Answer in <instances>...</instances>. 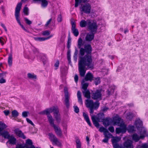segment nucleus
<instances>
[{
    "mask_svg": "<svg viewBox=\"0 0 148 148\" xmlns=\"http://www.w3.org/2000/svg\"><path fill=\"white\" fill-rule=\"evenodd\" d=\"M86 53V54L84 56L79 57L78 70L79 75L81 77L84 76L87 70L92 69L94 68L91 52Z\"/></svg>",
    "mask_w": 148,
    "mask_h": 148,
    "instance_id": "1",
    "label": "nucleus"
},
{
    "mask_svg": "<svg viewBox=\"0 0 148 148\" xmlns=\"http://www.w3.org/2000/svg\"><path fill=\"white\" fill-rule=\"evenodd\" d=\"M83 45V40L81 38H79L77 42V47L80 49L79 54L81 56H84L85 53H90L92 52V48L90 44L85 45L84 48L81 47Z\"/></svg>",
    "mask_w": 148,
    "mask_h": 148,
    "instance_id": "2",
    "label": "nucleus"
},
{
    "mask_svg": "<svg viewBox=\"0 0 148 148\" xmlns=\"http://www.w3.org/2000/svg\"><path fill=\"white\" fill-rule=\"evenodd\" d=\"M22 4V3L21 2L18 3L16 5L15 9V16L17 23L20 25L22 29L26 32L29 33V31L26 29L25 28L23 25L21 24L20 20V12Z\"/></svg>",
    "mask_w": 148,
    "mask_h": 148,
    "instance_id": "3",
    "label": "nucleus"
},
{
    "mask_svg": "<svg viewBox=\"0 0 148 148\" xmlns=\"http://www.w3.org/2000/svg\"><path fill=\"white\" fill-rule=\"evenodd\" d=\"M87 28L91 32L96 33L98 29L97 23L93 20H88Z\"/></svg>",
    "mask_w": 148,
    "mask_h": 148,
    "instance_id": "4",
    "label": "nucleus"
},
{
    "mask_svg": "<svg viewBox=\"0 0 148 148\" xmlns=\"http://www.w3.org/2000/svg\"><path fill=\"white\" fill-rule=\"evenodd\" d=\"M49 113L53 112L55 118L57 123H59L60 122V118L59 114V110L57 107H53L50 108L48 109Z\"/></svg>",
    "mask_w": 148,
    "mask_h": 148,
    "instance_id": "5",
    "label": "nucleus"
},
{
    "mask_svg": "<svg viewBox=\"0 0 148 148\" xmlns=\"http://www.w3.org/2000/svg\"><path fill=\"white\" fill-rule=\"evenodd\" d=\"M85 103L87 108H90L95 107V109L98 108L100 104L98 101H97L94 103L92 100L88 99L86 100Z\"/></svg>",
    "mask_w": 148,
    "mask_h": 148,
    "instance_id": "6",
    "label": "nucleus"
},
{
    "mask_svg": "<svg viewBox=\"0 0 148 148\" xmlns=\"http://www.w3.org/2000/svg\"><path fill=\"white\" fill-rule=\"evenodd\" d=\"M103 90L101 89L97 90L92 94L91 97L94 100H101L102 99V92Z\"/></svg>",
    "mask_w": 148,
    "mask_h": 148,
    "instance_id": "7",
    "label": "nucleus"
},
{
    "mask_svg": "<svg viewBox=\"0 0 148 148\" xmlns=\"http://www.w3.org/2000/svg\"><path fill=\"white\" fill-rule=\"evenodd\" d=\"M91 7L89 3H86L84 5L82 4L80 8V10L84 13L89 14L90 13Z\"/></svg>",
    "mask_w": 148,
    "mask_h": 148,
    "instance_id": "8",
    "label": "nucleus"
},
{
    "mask_svg": "<svg viewBox=\"0 0 148 148\" xmlns=\"http://www.w3.org/2000/svg\"><path fill=\"white\" fill-rule=\"evenodd\" d=\"M121 128H116V134L120 133H124L126 130V126L123 123H121L120 125L119 126Z\"/></svg>",
    "mask_w": 148,
    "mask_h": 148,
    "instance_id": "9",
    "label": "nucleus"
},
{
    "mask_svg": "<svg viewBox=\"0 0 148 148\" xmlns=\"http://www.w3.org/2000/svg\"><path fill=\"white\" fill-rule=\"evenodd\" d=\"M71 24L72 25L71 32L75 36L77 37L79 35V32L77 29L76 28V23L73 21H72Z\"/></svg>",
    "mask_w": 148,
    "mask_h": 148,
    "instance_id": "10",
    "label": "nucleus"
},
{
    "mask_svg": "<svg viewBox=\"0 0 148 148\" xmlns=\"http://www.w3.org/2000/svg\"><path fill=\"white\" fill-rule=\"evenodd\" d=\"M64 104L66 106L67 108L69 107V99H70V96L69 95V93L67 91H64Z\"/></svg>",
    "mask_w": 148,
    "mask_h": 148,
    "instance_id": "11",
    "label": "nucleus"
},
{
    "mask_svg": "<svg viewBox=\"0 0 148 148\" xmlns=\"http://www.w3.org/2000/svg\"><path fill=\"white\" fill-rule=\"evenodd\" d=\"M123 146L126 148H134L133 142L129 139L127 140L123 143Z\"/></svg>",
    "mask_w": 148,
    "mask_h": 148,
    "instance_id": "12",
    "label": "nucleus"
},
{
    "mask_svg": "<svg viewBox=\"0 0 148 148\" xmlns=\"http://www.w3.org/2000/svg\"><path fill=\"white\" fill-rule=\"evenodd\" d=\"M103 125L106 127L111 125L112 123V119L110 118L106 117L102 121Z\"/></svg>",
    "mask_w": 148,
    "mask_h": 148,
    "instance_id": "13",
    "label": "nucleus"
},
{
    "mask_svg": "<svg viewBox=\"0 0 148 148\" xmlns=\"http://www.w3.org/2000/svg\"><path fill=\"white\" fill-rule=\"evenodd\" d=\"M53 127L55 132L57 136L60 137H61L62 136V133L61 129L58 126L53 125Z\"/></svg>",
    "mask_w": 148,
    "mask_h": 148,
    "instance_id": "14",
    "label": "nucleus"
},
{
    "mask_svg": "<svg viewBox=\"0 0 148 148\" xmlns=\"http://www.w3.org/2000/svg\"><path fill=\"white\" fill-rule=\"evenodd\" d=\"M25 145V148H40L39 147L36 148L34 145H33L32 140L29 139H28L26 140Z\"/></svg>",
    "mask_w": 148,
    "mask_h": 148,
    "instance_id": "15",
    "label": "nucleus"
},
{
    "mask_svg": "<svg viewBox=\"0 0 148 148\" xmlns=\"http://www.w3.org/2000/svg\"><path fill=\"white\" fill-rule=\"evenodd\" d=\"M95 33L93 32L87 33L85 37L86 41L88 42H90L92 41L94 38V34Z\"/></svg>",
    "mask_w": 148,
    "mask_h": 148,
    "instance_id": "16",
    "label": "nucleus"
},
{
    "mask_svg": "<svg viewBox=\"0 0 148 148\" xmlns=\"http://www.w3.org/2000/svg\"><path fill=\"white\" fill-rule=\"evenodd\" d=\"M121 119L120 117H115L113 120H112V123L114 125H117L118 126L120 125L121 123L123 122H121Z\"/></svg>",
    "mask_w": 148,
    "mask_h": 148,
    "instance_id": "17",
    "label": "nucleus"
},
{
    "mask_svg": "<svg viewBox=\"0 0 148 148\" xmlns=\"http://www.w3.org/2000/svg\"><path fill=\"white\" fill-rule=\"evenodd\" d=\"M8 139L7 143H8L9 144L14 145H16V139L13 135H11Z\"/></svg>",
    "mask_w": 148,
    "mask_h": 148,
    "instance_id": "18",
    "label": "nucleus"
},
{
    "mask_svg": "<svg viewBox=\"0 0 148 148\" xmlns=\"http://www.w3.org/2000/svg\"><path fill=\"white\" fill-rule=\"evenodd\" d=\"M7 74V72L4 71H2L0 73V83L3 84L6 82V80L4 78L6 77Z\"/></svg>",
    "mask_w": 148,
    "mask_h": 148,
    "instance_id": "19",
    "label": "nucleus"
},
{
    "mask_svg": "<svg viewBox=\"0 0 148 148\" xmlns=\"http://www.w3.org/2000/svg\"><path fill=\"white\" fill-rule=\"evenodd\" d=\"M34 3H36L38 1L41 2V6L43 8L46 7L48 5V2L46 0H32Z\"/></svg>",
    "mask_w": 148,
    "mask_h": 148,
    "instance_id": "20",
    "label": "nucleus"
},
{
    "mask_svg": "<svg viewBox=\"0 0 148 148\" xmlns=\"http://www.w3.org/2000/svg\"><path fill=\"white\" fill-rule=\"evenodd\" d=\"M15 132L16 135L18 136L19 137H20L23 139L26 138L25 136L21 130L18 129L16 130L15 131Z\"/></svg>",
    "mask_w": 148,
    "mask_h": 148,
    "instance_id": "21",
    "label": "nucleus"
},
{
    "mask_svg": "<svg viewBox=\"0 0 148 148\" xmlns=\"http://www.w3.org/2000/svg\"><path fill=\"white\" fill-rule=\"evenodd\" d=\"M93 78V75L90 72H88L85 77V80L86 81H91Z\"/></svg>",
    "mask_w": 148,
    "mask_h": 148,
    "instance_id": "22",
    "label": "nucleus"
},
{
    "mask_svg": "<svg viewBox=\"0 0 148 148\" xmlns=\"http://www.w3.org/2000/svg\"><path fill=\"white\" fill-rule=\"evenodd\" d=\"M104 117V114L103 113H100L98 114L96 117V118L98 121L99 122H102V121L103 120V119L105 118Z\"/></svg>",
    "mask_w": 148,
    "mask_h": 148,
    "instance_id": "23",
    "label": "nucleus"
},
{
    "mask_svg": "<svg viewBox=\"0 0 148 148\" xmlns=\"http://www.w3.org/2000/svg\"><path fill=\"white\" fill-rule=\"evenodd\" d=\"M0 135H1L5 138H7L8 139L10 136V134H9L8 132V131L4 130L2 132H1Z\"/></svg>",
    "mask_w": 148,
    "mask_h": 148,
    "instance_id": "24",
    "label": "nucleus"
},
{
    "mask_svg": "<svg viewBox=\"0 0 148 148\" xmlns=\"http://www.w3.org/2000/svg\"><path fill=\"white\" fill-rule=\"evenodd\" d=\"M91 119L94 125L97 127H98L99 126V122L96 118L95 116H93L91 117Z\"/></svg>",
    "mask_w": 148,
    "mask_h": 148,
    "instance_id": "25",
    "label": "nucleus"
},
{
    "mask_svg": "<svg viewBox=\"0 0 148 148\" xmlns=\"http://www.w3.org/2000/svg\"><path fill=\"white\" fill-rule=\"evenodd\" d=\"M82 92L84 97L88 99L90 98V92L88 90H82Z\"/></svg>",
    "mask_w": 148,
    "mask_h": 148,
    "instance_id": "26",
    "label": "nucleus"
},
{
    "mask_svg": "<svg viewBox=\"0 0 148 148\" xmlns=\"http://www.w3.org/2000/svg\"><path fill=\"white\" fill-rule=\"evenodd\" d=\"M105 138L103 140L102 142L104 143H107L108 142V138H110L112 136V135L110 133L104 135Z\"/></svg>",
    "mask_w": 148,
    "mask_h": 148,
    "instance_id": "27",
    "label": "nucleus"
},
{
    "mask_svg": "<svg viewBox=\"0 0 148 148\" xmlns=\"http://www.w3.org/2000/svg\"><path fill=\"white\" fill-rule=\"evenodd\" d=\"M83 116L84 118V119L87 122L88 124L90 126H91V124L90 123V120L88 116V114L85 113V112L83 113Z\"/></svg>",
    "mask_w": 148,
    "mask_h": 148,
    "instance_id": "28",
    "label": "nucleus"
},
{
    "mask_svg": "<svg viewBox=\"0 0 148 148\" xmlns=\"http://www.w3.org/2000/svg\"><path fill=\"white\" fill-rule=\"evenodd\" d=\"M77 95L78 102L80 105H82L83 102L82 100L81 94L80 91H77Z\"/></svg>",
    "mask_w": 148,
    "mask_h": 148,
    "instance_id": "29",
    "label": "nucleus"
},
{
    "mask_svg": "<svg viewBox=\"0 0 148 148\" xmlns=\"http://www.w3.org/2000/svg\"><path fill=\"white\" fill-rule=\"evenodd\" d=\"M80 26L81 27H84L88 26V20L86 21L84 20H82L80 22Z\"/></svg>",
    "mask_w": 148,
    "mask_h": 148,
    "instance_id": "30",
    "label": "nucleus"
},
{
    "mask_svg": "<svg viewBox=\"0 0 148 148\" xmlns=\"http://www.w3.org/2000/svg\"><path fill=\"white\" fill-rule=\"evenodd\" d=\"M87 0H75V7H77L79 4L82 2L85 3L87 1Z\"/></svg>",
    "mask_w": 148,
    "mask_h": 148,
    "instance_id": "31",
    "label": "nucleus"
},
{
    "mask_svg": "<svg viewBox=\"0 0 148 148\" xmlns=\"http://www.w3.org/2000/svg\"><path fill=\"white\" fill-rule=\"evenodd\" d=\"M99 131L101 132H103L104 135L108 134V133H110L108 130L103 127H100Z\"/></svg>",
    "mask_w": 148,
    "mask_h": 148,
    "instance_id": "32",
    "label": "nucleus"
},
{
    "mask_svg": "<svg viewBox=\"0 0 148 148\" xmlns=\"http://www.w3.org/2000/svg\"><path fill=\"white\" fill-rule=\"evenodd\" d=\"M48 120L50 125L53 127V125H55L54 123V120L51 115H49L47 116Z\"/></svg>",
    "mask_w": 148,
    "mask_h": 148,
    "instance_id": "33",
    "label": "nucleus"
},
{
    "mask_svg": "<svg viewBox=\"0 0 148 148\" xmlns=\"http://www.w3.org/2000/svg\"><path fill=\"white\" fill-rule=\"evenodd\" d=\"M12 52H11V53L9 54L8 58V63L10 66H11L12 65Z\"/></svg>",
    "mask_w": 148,
    "mask_h": 148,
    "instance_id": "34",
    "label": "nucleus"
},
{
    "mask_svg": "<svg viewBox=\"0 0 148 148\" xmlns=\"http://www.w3.org/2000/svg\"><path fill=\"white\" fill-rule=\"evenodd\" d=\"M6 127V125L4 123L0 121V134L1 132Z\"/></svg>",
    "mask_w": 148,
    "mask_h": 148,
    "instance_id": "35",
    "label": "nucleus"
},
{
    "mask_svg": "<svg viewBox=\"0 0 148 148\" xmlns=\"http://www.w3.org/2000/svg\"><path fill=\"white\" fill-rule=\"evenodd\" d=\"M48 136L49 137V139L52 143H53V142L57 138L56 136L52 133H49L48 134Z\"/></svg>",
    "mask_w": 148,
    "mask_h": 148,
    "instance_id": "36",
    "label": "nucleus"
},
{
    "mask_svg": "<svg viewBox=\"0 0 148 148\" xmlns=\"http://www.w3.org/2000/svg\"><path fill=\"white\" fill-rule=\"evenodd\" d=\"M132 139L135 142H137L139 140V136L137 134L134 133L132 136Z\"/></svg>",
    "mask_w": 148,
    "mask_h": 148,
    "instance_id": "37",
    "label": "nucleus"
},
{
    "mask_svg": "<svg viewBox=\"0 0 148 148\" xmlns=\"http://www.w3.org/2000/svg\"><path fill=\"white\" fill-rule=\"evenodd\" d=\"M58 147H60L62 146L61 143L59 141V139L57 138L53 142Z\"/></svg>",
    "mask_w": 148,
    "mask_h": 148,
    "instance_id": "38",
    "label": "nucleus"
},
{
    "mask_svg": "<svg viewBox=\"0 0 148 148\" xmlns=\"http://www.w3.org/2000/svg\"><path fill=\"white\" fill-rule=\"evenodd\" d=\"M50 38V37H48L46 38H45L43 37H35L34 38V39L36 41H42L47 39L49 38Z\"/></svg>",
    "mask_w": 148,
    "mask_h": 148,
    "instance_id": "39",
    "label": "nucleus"
},
{
    "mask_svg": "<svg viewBox=\"0 0 148 148\" xmlns=\"http://www.w3.org/2000/svg\"><path fill=\"white\" fill-rule=\"evenodd\" d=\"M75 142L76 144V148H81V143L79 139H76Z\"/></svg>",
    "mask_w": 148,
    "mask_h": 148,
    "instance_id": "40",
    "label": "nucleus"
},
{
    "mask_svg": "<svg viewBox=\"0 0 148 148\" xmlns=\"http://www.w3.org/2000/svg\"><path fill=\"white\" fill-rule=\"evenodd\" d=\"M27 77L30 79H36V76L34 74H32L31 73H29L27 74Z\"/></svg>",
    "mask_w": 148,
    "mask_h": 148,
    "instance_id": "41",
    "label": "nucleus"
},
{
    "mask_svg": "<svg viewBox=\"0 0 148 148\" xmlns=\"http://www.w3.org/2000/svg\"><path fill=\"white\" fill-rule=\"evenodd\" d=\"M88 85V83H85L82 84V90H88L87 88Z\"/></svg>",
    "mask_w": 148,
    "mask_h": 148,
    "instance_id": "42",
    "label": "nucleus"
},
{
    "mask_svg": "<svg viewBox=\"0 0 148 148\" xmlns=\"http://www.w3.org/2000/svg\"><path fill=\"white\" fill-rule=\"evenodd\" d=\"M12 114L13 117H16L18 115V113L16 110H14L12 111Z\"/></svg>",
    "mask_w": 148,
    "mask_h": 148,
    "instance_id": "43",
    "label": "nucleus"
},
{
    "mask_svg": "<svg viewBox=\"0 0 148 148\" xmlns=\"http://www.w3.org/2000/svg\"><path fill=\"white\" fill-rule=\"evenodd\" d=\"M120 140V138L118 137H116L112 139V144H114L117 143L119 142Z\"/></svg>",
    "mask_w": 148,
    "mask_h": 148,
    "instance_id": "44",
    "label": "nucleus"
},
{
    "mask_svg": "<svg viewBox=\"0 0 148 148\" xmlns=\"http://www.w3.org/2000/svg\"><path fill=\"white\" fill-rule=\"evenodd\" d=\"M94 80L95 83L96 85H97L99 84L101 82L100 79L99 77L95 78L94 79Z\"/></svg>",
    "mask_w": 148,
    "mask_h": 148,
    "instance_id": "45",
    "label": "nucleus"
},
{
    "mask_svg": "<svg viewBox=\"0 0 148 148\" xmlns=\"http://www.w3.org/2000/svg\"><path fill=\"white\" fill-rule=\"evenodd\" d=\"M134 126H129L128 130L129 132H133L134 131Z\"/></svg>",
    "mask_w": 148,
    "mask_h": 148,
    "instance_id": "46",
    "label": "nucleus"
},
{
    "mask_svg": "<svg viewBox=\"0 0 148 148\" xmlns=\"http://www.w3.org/2000/svg\"><path fill=\"white\" fill-rule=\"evenodd\" d=\"M28 11L29 10L27 7H25L24 8L23 12L25 15H28L29 14Z\"/></svg>",
    "mask_w": 148,
    "mask_h": 148,
    "instance_id": "47",
    "label": "nucleus"
},
{
    "mask_svg": "<svg viewBox=\"0 0 148 148\" xmlns=\"http://www.w3.org/2000/svg\"><path fill=\"white\" fill-rule=\"evenodd\" d=\"M71 51L70 49L68 50L67 52V59L70 62L71 61Z\"/></svg>",
    "mask_w": 148,
    "mask_h": 148,
    "instance_id": "48",
    "label": "nucleus"
},
{
    "mask_svg": "<svg viewBox=\"0 0 148 148\" xmlns=\"http://www.w3.org/2000/svg\"><path fill=\"white\" fill-rule=\"evenodd\" d=\"M24 20L25 22V23L26 24L28 25H31L32 22L29 20L28 18H24Z\"/></svg>",
    "mask_w": 148,
    "mask_h": 148,
    "instance_id": "49",
    "label": "nucleus"
},
{
    "mask_svg": "<svg viewBox=\"0 0 148 148\" xmlns=\"http://www.w3.org/2000/svg\"><path fill=\"white\" fill-rule=\"evenodd\" d=\"M16 148H25V145L24 146L21 144H18L16 145Z\"/></svg>",
    "mask_w": 148,
    "mask_h": 148,
    "instance_id": "50",
    "label": "nucleus"
},
{
    "mask_svg": "<svg viewBox=\"0 0 148 148\" xmlns=\"http://www.w3.org/2000/svg\"><path fill=\"white\" fill-rule=\"evenodd\" d=\"M42 113L43 114H47V116L49 115H50V114H49V111L48 109H47L43 111L42 112Z\"/></svg>",
    "mask_w": 148,
    "mask_h": 148,
    "instance_id": "51",
    "label": "nucleus"
},
{
    "mask_svg": "<svg viewBox=\"0 0 148 148\" xmlns=\"http://www.w3.org/2000/svg\"><path fill=\"white\" fill-rule=\"evenodd\" d=\"M29 112H28L26 111H24L22 113V116L23 117H26L28 116V113Z\"/></svg>",
    "mask_w": 148,
    "mask_h": 148,
    "instance_id": "52",
    "label": "nucleus"
},
{
    "mask_svg": "<svg viewBox=\"0 0 148 148\" xmlns=\"http://www.w3.org/2000/svg\"><path fill=\"white\" fill-rule=\"evenodd\" d=\"M113 146L114 148H121L122 147L119 146L118 143H115L113 144Z\"/></svg>",
    "mask_w": 148,
    "mask_h": 148,
    "instance_id": "53",
    "label": "nucleus"
},
{
    "mask_svg": "<svg viewBox=\"0 0 148 148\" xmlns=\"http://www.w3.org/2000/svg\"><path fill=\"white\" fill-rule=\"evenodd\" d=\"M57 21L59 22H60L62 21V17L61 14H59L57 18Z\"/></svg>",
    "mask_w": 148,
    "mask_h": 148,
    "instance_id": "54",
    "label": "nucleus"
},
{
    "mask_svg": "<svg viewBox=\"0 0 148 148\" xmlns=\"http://www.w3.org/2000/svg\"><path fill=\"white\" fill-rule=\"evenodd\" d=\"M71 45V40H68L67 44V48L68 49V50L69 49Z\"/></svg>",
    "mask_w": 148,
    "mask_h": 148,
    "instance_id": "55",
    "label": "nucleus"
},
{
    "mask_svg": "<svg viewBox=\"0 0 148 148\" xmlns=\"http://www.w3.org/2000/svg\"><path fill=\"white\" fill-rule=\"evenodd\" d=\"M74 111L75 113H77L79 112V108L77 106H74Z\"/></svg>",
    "mask_w": 148,
    "mask_h": 148,
    "instance_id": "56",
    "label": "nucleus"
},
{
    "mask_svg": "<svg viewBox=\"0 0 148 148\" xmlns=\"http://www.w3.org/2000/svg\"><path fill=\"white\" fill-rule=\"evenodd\" d=\"M108 130L111 132L113 133L114 132V128L113 127L111 126L108 128Z\"/></svg>",
    "mask_w": 148,
    "mask_h": 148,
    "instance_id": "57",
    "label": "nucleus"
},
{
    "mask_svg": "<svg viewBox=\"0 0 148 148\" xmlns=\"http://www.w3.org/2000/svg\"><path fill=\"white\" fill-rule=\"evenodd\" d=\"M50 32L48 30H46L44 31L43 33V35H49L50 34Z\"/></svg>",
    "mask_w": 148,
    "mask_h": 148,
    "instance_id": "58",
    "label": "nucleus"
},
{
    "mask_svg": "<svg viewBox=\"0 0 148 148\" xmlns=\"http://www.w3.org/2000/svg\"><path fill=\"white\" fill-rule=\"evenodd\" d=\"M26 121L27 122L31 124V125H32L33 126H34V124L32 122V121L29 119L28 118H27L26 119Z\"/></svg>",
    "mask_w": 148,
    "mask_h": 148,
    "instance_id": "59",
    "label": "nucleus"
},
{
    "mask_svg": "<svg viewBox=\"0 0 148 148\" xmlns=\"http://www.w3.org/2000/svg\"><path fill=\"white\" fill-rule=\"evenodd\" d=\"M0 9L1 10V11H2V12L3 14L4 15H5V8H4V7L3 5H2L1 6V7Z\"/></svg>",
    "mask_w": 148,
    "mask_h": 148,
    "instance_id": "60",
    "label": "nucleus"
},
{
    "mask_svg": "<svg viewBox=\"0 0 148 148\" xmlns=\"http://www.w3.org/2000/svg\"><path fill=\"white\" fill-rule=\"evenodd\" d=\"M133 117V115L132 114H129L127 117V119L130 120H131Z\"/></svg>",
    "mask_w": 148,
    "mask_h": 148,
    "instance_id": "61",
    "label": "nucleus"
},
{
    "mask_svg": "<svg viewBox=\"0 0 148 148\" xmlns=\"http://www.w3.org/2000/svg\"><path fill=\"white\" fill-rule=\"evenodd\" d=\"M41 59L43 63L44 64H45L46 61L47 59L46 58L45 56L42 57L41 58Z\"/></svg>",
    "mask_w": 148,
    "mask_h": 148,
    "instance_id": "62",
    "label": "nucleus"
},
{
    "mask_svg": "<svg viewBox=\"0 0 148 148\" xmlns=\"http://www.w3.org/2000/svg\"><path fill=\"white\" fill-rule=\"evenodd\" d=\"M78 54V51L76 49H75L74 53V58H75L76 60L77 59V56Z\"/></svg>",
    "mask_w": 148,
    "mask_h": 148,
    "instance_id": "63",
    "label": "nucleus"
},
{
    "mask_svg": "<svg viewBox=\"0 0 148 148\" xmlns=\"http://www.w3.org/2000/svg\"><path fill=\"white\" fill-rule=\"evenodd\" d=\"M52 18H51L49 20H48L45 24V26L47 27L50 24L51 21H52Z\"/></svg>",
    "mask_w": 148,
    "mask_h": 148,
    "instance_id": "64",
    "label": "nucleus"
}]
</instances>
